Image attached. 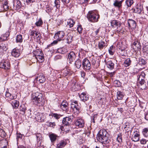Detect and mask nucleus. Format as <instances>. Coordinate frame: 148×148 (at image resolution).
<instances>
[{
    "mask_svg": "<svg viewBox=\"0 0 148 148\" xmlns=\"http://www.w3.org/2000/svg\"><path fill=\"white\" fill-rule=\"evenodd\" d=\"M20 109L21 111L23 113L22 114L23 115L25 114V111L26 110V108L24 105L20 106Z\"/></svg>",
    "mask_w": 148,
    "mask_h": 148,
    "instance_id": "nucleus-44",
    "label": "nucleus"
},
{
    "mask_svg": "<svg viewBox=\"0 0 148 148\" xmlns=\"http://www.w3.org/2000/svg\"><path fill=\"white\" fill-rule=\"evenodd\" d=\"M68 59L70 62H73L76 58V55L73 52H71L68 55Z\"/></svg>",
    "mask_w": 148,
    "mask_h": 148,
    "instance_id": "nucleus-14",
    "label": "nucleus"
},
{
    "mask_svg": "<svg viewBox=\"0 0 148 148\" xmlns=\"http://www.w3.org/2000/svg\"><path fill=\"white\" fill-rule=\"evenodd\" d=\"M7 49V45L4 43H2L0 44V50L1 51L2 53L3 51H5Z\"/></svg>",
    "mask_w": 148,
    "mask_h": 148,
    "instance_id": "nucleus-33",
    "label": "nucleus"
},
{
    "mask_svg": "<svg viewBox=\"0 0 148 148\" xmlns=\"http://www.w3.org/2000/svg\"><path fill=\"white\" fill-rule=\"evenodd\" d=\"M124 129L125 131V134L127 137H128L130 134L131 133L132 129L130 128L129 126H126V127H124Z\"/></svg>",
    "mask_w": 148,
    "mask_h": 148,
    "instance_id": "nucleus-24",
    "label": "nucleus"
},
{
    "mask_svg": "<svg viewBox=\"0 0 148 148\" xmlns=\"http://www.w3.org/2000/svg\"><path fill=\"white\" fill-rule=\"evenodd\" d=\"M16 8H19L21 6V3L20 1H16Z\"/></svg>",
    "mask_w": 148,
    "mask_h": 148,
    "instance_id": "nucleus-62",
    "label": "nucleus"
},
{
    "mask_svg": "<svg viewBox=\"0 0 148 148\" xmlns=\"http://www.w3.org/2000/svg\"><path fill=\"white\" fill-rule=\"evenodd\" d=\"M35 79L37 81H38L40 83H43L45 80V77L42 74H41L39 75H38V76L36 77Z\"/></svg>",
    "mask_w": 148,
    "mask_h": 148,
    "instance_id": "nucleus-17",
    "label": "nucleus"
},
{
    "mask_svg": "<svg viewBox=\"0 0 148 148\" xmlns=\"http://www.w3.org/2000/svg\"><path fill=\"white\" fill-rule=\"evenodd\" d=\"M97 138L100 142L104 144L108 143L110 142L108 134L105 129L101 130L99 132L97 135Z\"/></svg>",
    "mask_w": 148,
    "mask_h": 148,
    "instance_id": "nucleus-1",
    "label": "nucleus"
},
{
    "mask_svg": "<svg viewBox=\"0 0 148 148\" xmlns=\"http://www.w3.org/2000/svg\"><path fill=\"white\" fill-rule=\"evenodd\" d=\"M127 21L128 25L129 28L132 29H134L136 28V24L135 21L132 19H129Z\"/></svg>",
    "mask_w": 148,
    "mask_h": 148,
    "instance_id": "nucleus-11",
    "label": "nucleus"
},
{
    "mask_svg": "<svg viewBox=\"0 0 148 148\" xmlns=\"http://www.w3.org/2000/svg\"><path fill=\"white\" fill-rule=\"evenodd\" d=\"M82 65L83 69L86 70H89L91 68L90 62L86 58H85L83 60Z\"/></svg>",
    "mask_w": 148,
    "mask_h": 148,
    "instance_id": "nucleus-5",
    "label": "nucleus"
},
{
    "mask_svg": "<svg viewBox=\"0 0 148 148\" xmlns=\"http://www.w3.org/2000/svg\"><path fill=\"white\" fill-rule=\"evenodd\" d=\"M72 122V119L69 117H66L64 118L62 121L63 125L66 126L70 125Z\"/></svg>",
    "mask_w": 148,
    "mask_h": 148,
    "instance_id": "nucleus-9",
    "label": "nucleus"
},
{
    "mask_svg": "<svg viewBox=\"0 0 148 148\" xmlns=\"http://www.w3.org/2000/svg\"><path fill=\"white\" fill-rule=\"evenodd\" d=\"M62 58V56L60 55H58L56 56L54 58L55 60H57L58 59H61Z\"/></svg>",
    "mask_w": 148,
    "mask_h": 148,
    "instance_id": "nucleus-63",
    "label": "nucleus"
},
{
    "mask_svg": "<svg viewBox=\"0 0 148 148\" xmlns=\"http://www.w3.org/2000/svg\"><path fill=\"white\" fill-rule=\"evenodd\" d=\"M47 125V126L54 128L56 125V124L55 122H51L49 121L46 122Z\"/></svg>",
    "mask_w": 148,
    "mask_h": 148,
    "instance_id": "nucleus-49",
    "label": "nucleus"
},
{
    "mask_svg": "<svg viewBox=\"0 0 148 148\" xmlns=\"http://www.w3.org/2000/svg\"><path fill=\"white\" fill-rule=\"evenodd\" d=\"M125 3L127 7H130L133 3V0H127L125 1Z\"/></svg>",
    "mask_w": 148,
    "mask_h": 148,
    "instance_id": "nucleus-46",
    "label": "nucleus"
},
{
    "mask_svg": "<svg viewBox=\"0 0 148 148\" xmlns=\"http://www.w3.org/2000/svg\"><path fill=\"white\" fill-rule=\"evenodd\" d=\"M6 136V134L4 131L0 128V136L3 138H4Z\"/></svg>",
    "mask_w": 148,
    "mask_h": 148,
    "instance_id": "nucleus-47",
    "label": "nucleus"
},
{
    "mask_svg": "<svg viewBox=\"0 0 148 148\" xmlns=\"http://www.w3.org/2000/svg\"><path fill=\"white\" fill-rule=\"evenodd\" d=\"M143 134L146 136H148V128H145L143 131Z\"/></svg>",
    "mask_w": 148,
    "mask_h": 148,
    "instance_id": "nucleus-52",
    "label": "nucleus"
},
{
    "mask_svg": "<svg viewBox=\"0 0 148 148\" xmlns=\"http://www.w3.org/2000/svg\"><path fill=\"white\" fill-rule=\"evenodd\" d=\"M36 119L39 122L44 121V115L41 113H38L35 116Z\"/></svg>",
    "mask_w": 148,
    "mask_h": 148,
    "instance_id": "nucleus-15",
    "label": "nucleus"
},
{
    "mask_svg": "<svg viewBox=\"0 0 148 148\" xmlns=\"http://www.w3.org/2000/svg\"><path fill=\"white\" fill-rule=\"evenodd\" d=\"M16 40L17 42H22L23 41L22 36L21 35H17L16 37Z\"/></svg>",
    "mask_w": 148,
    "mask_h": 148,
    "instance_id": "nucleus-48",
    "label": "nucleus"
},
{
    "mask_svg": "<svg viewBox=\"0 0 148 148\" xmlns=\"http://www.w3.org/2000/svg\"><path fill=\"white\" fill-rule=\"evenodd\" d=\"M75 64L76 67L78 69H79L81 66V61L79 59H78L75 61Z\"/></svg>",
    "mask_w": 148,
    "mask_h": 148,
    "instance_id": "nucleus-40",
    "label": "nucleus"
},
{
    "mask_svg": "<svg viewBox=\"0 0 148 148\" xmlns=\"http://www.w3.org/2000/svg\"><path fill=\"white\" fill-rule=\"evenodd\" d=\"M51 115L53 117L55 118L56 119H59L60 117V115L56 113L52 114Z\"/></svg>",
    "mask_w": 148,
    "mask_h": 148,
    "instance_id": "nucleus-60",
    "label": "nucleus"
},
{
    "mask_svg": "<svg viewBox=\"0 0 148 148\" xmlns=\"http://www.w3.org/2000/svg\"><path fill=\"white\" fill-rule=\"evenodd\" d=\"M66 145V142L64 140H61L57 145V148H63Z\"/></svg>",
    "mask_w": 148,
    "mask_h": 148,
    "instance_id": "nucleus-27",
    "label": "nucleus"
},
{
    "mask_svg": "<svg viewBox=\"0 0 148 148\" xmlns=\"http://www.w3.org/2000/svg\"><path fill=\"white\" fill-rule=\"evenodd\" d=\"M67 25L69 26L70 28L72 27L75 24V22L71 19H69L67 21Z\"/></svg>",
    "mask_w": 148,
    "mask_h": 148,
    "instance_id": "nucleus-32",
    "label": "nucleus"
},
{
    "mask_svg": "<svg viewBox=\"0 0 148 148\" xmlns=\"http://www.w3.org/2000/svg\"><path fill=\"white\" fill-rule=\"evenodd\" d=\"M106 46V44L104 42L101 41L99 42L98 43L99 48L101 50L103 49Z\"/></svg>",
    "mask_w": 148,
    "mask_h": 148,
    "instance_id": "nucleus-35",
    "label": "nucleus"
},
{
    "mask_svg": "<svg viewBox=\"0 0 148 148\" xmlns=\"http://www.w3.org/2000/svg\"><path fill=\"white\" fill-rule=\"evenodd\" d=\"M36 32L35 31H31L30 32V36L32 37L34 36Z\"/></svg>",
    "mask_w": 148,
    "mask_h": 148,
    "instance_id": "nucleus-64",
    "label": "nucleus"
},
{
    "mask_svg": "<svg viewBox=\"0 0 148 148\" xmlns=\"http://www.w3.org/2000/svg\"><path fill=\"white\" fill-rule=\"evenodd\" d=\"M138 80L139 83L141 84V86H142L141 87V88L142 90L145 89L146 88V86L145 85H144L145 83V81L144 79H142V78L138 79Z\"/></svg>",
    "mask_w": 148,
    "mask_h": 148,
    "instance_id": "nucleus-26",
    "label": "nucleus"
},
{
    "mask_svg": "<svg viewBox=\"0 0 148 148\" xmlns=\"http://www.w3.org/2000/svg\"><path fill=\"white\" fill-rule=\"evenodd\" d=\"M72 72V71L68 68L67 69L66 68V69L64 71V73L65 76H66L68 75H71Z\"/></svg>",
    "mask_w": 148,
    "mask_h": 148,
    "instance_id": "nucleus-38",
    "label": "nucleus"
},
{
    "mask_svg": "<svg viewBox=\"0 0 148 148\" xmlns=\"http://www.w3.org/2000/svg\"><path fill=\"white\" fill-rule=\"evenodd\" d=\"M71 108L74 111H79V106L78 105V102L77 101H73L71 104Z\"/></svg>",
    "mask_w": 148,
    "mask_h": 148,
    "instance_id": "nucleus-10",
    "label": "nucleus"
},
{
    "mask_svg": "<svg viewBox=\"0 0 148 148\" xmlns=\"http://www.w3.org/2000/svg\"><path fill=\"white\" fill-rule=\"evenodd\" d=\"M116 140L119 143H120L122 142V136L121 134H120L118 135Z\"/></svg>",
    "mask_w": 148,
    "mask_h": 148,
    "instance_id": "nucleus-54",
    "label": "nucleus"
},
{
    "mask_svg": "<svg viewBox=\"0 0 148 148\" xmlns=\"http://www.w3.org/2000/svg\"><path fill=\"white\" fill-rule=\"evenodd\" d=\"M73 37L70 34H68L66 36V40L67 43H69L72 42Z\"/></svg>",
    "mask_w": 148,
    "mask_h": 148,
    "instance_id": "nucleus-31",
    "label": "nucleus"
},
{
    "mask_svg": "<svg viewBox=\"0 0 148 148\" xmlns=\"http://www.w3.org/2000/svg\"><path fill=\"white\" fill-rule=\"evenodd\" d=\"M43 55H41L39 56L38 57L36 58L37 60L40 62H42L44 60V57L43 56Z\"/></svg>",
    "mask_w": 148,
    "mask_h": 148,
    "instance_id": "nucleus-43",
    "label": "nucleus"
},
{
    "mask_svg": "<svg viewBox=\"0 0 148 148\" xmlns=\"http://www.w3.org/2000/svg\"><path fill=\"white\" fill-rule=\"evenodd\" d=\"M133 47L135 51H140L141 50V45L140 42L135 40L133 44Z\"/></svg>",
    "mask_w": 148,
    "mask_h": 148,
    "instance_id": "nucleus-8",
    "label": "nucleus"
},
{
    "mask_svg": "<svg viewBox=\"0 0 148 148\" xmlns=\"http://www.w3.org/2000/svg\"><path fill=\"white\" fill-rule=\"evenodd\" d=\"M51 142L53 143L56 140L58 136L54 133H51L49 135Z\"/></svg>",
    "mask_w": 148,
    "mask_h": 148,
    "instance_id": "nucleus-22",
    "label": "nucleus"
},
{
    "mask_svg": "<svg viewBox=\"0 0 148 148\" xmlns=\"http://www.w3.org/2000/svg\"><path fill=\"white\" fill-rule=\"evenodd\" d=\"M33 53L35 58L36 57L39 56H40L41 55H43L42 51L39 49H37L34 51Z\"/></svg>",
    "mask_w": 148,
    "mask_h": 148,
    "instance_id": "nucleus-29",
    "label": "nucleus"
},
{
    "mask_svg": "<svg viewBox=\"0 0 148 148\" xmlns=\"http://www.w3.org/2000/svg\"><path fill=\"white\" fill-rule=\"evenodd\" d=\"M11 104L13 108L16 109L18 108L19 105V103L18 101L14 100L12 101Z\"/></svg>",
    "mask_w": 148,
    "mask_h": 148,
    "instance_id": "nucleus-25",
    "label": "nucleus"
},
{
    "mask_svg": "<svg viewBox=\"0 0 148 148\" xmlns=\"http://www.w3.org/2000/svg\"><path fill=\"white\" fill-rule=\"evenodd\" d=\"M145 76V74L144 72H142L138 76V79L142 78V79H144Z\"/></svg>",
    "mask_w": 148,
    "mask_h": 148,
    "instance_id": "nucleus-53",
    "label": "nucleus"
},
{
    "mask_svg": "<svg viewBox=\"0 0 148 148\" xmlns=\"http://www.w3.org/2000/svg\"><path fill=\"white\" fill-rule=\"evenodd\" d=\"M144 51L148 54V44H147L144 45L143 47Z\"/></svg>",
    "mask_w": 148,
    "mask_h": 148,
    "instance_id": "nucleus-56",
    "label": "nucleus"
},
{
    "mask_svg": "<svg viewBox=\"0 0 148 148\" xmlns=\"http://www.w3.org/2000/svg\"><path fill=\"white\" fill-rule=\"evenodd\" d=\"M5 96L7 99L8 101H11L15 99V96H14L9 92H7L5 93Z\"/></svg>",
    "mask_w": 148,
    "mask_h": 148,
    "instance_id": "nucleus-19",
    "label": "nucleus"
},
{
    "mask_svg": "<svg viewBox=\"0 0 148 148\" xmlns=\"http://www.w3.org/2000/svg\"><path fill=\"white\" fill-rule=\"evenodd\" d=\"M140 138V134L139 132L137 131H135L132 135V140L134 142H137L139 140Z\"/></svg>",
    "mask_w": 148,
    "mask_h": 148,
    "instance_id": "nucleus-7",
    "label": "nucleus"
},
{
    "mask_svg": "<svg viewBox=\"0 0 148 148\" xmlns=\"http://www.w3.org/2000/svg\"><path fill=\"white\" fill-rule=\"evenodd\" d=\"M11 54L12 56L15 57H18L20 54V51L19 49L15 48L12 50Z\"/></svg>",
    "mask_w": 148,
    "mask_h": 148,
    "instance_id": "nucleus-16",
    "label": "nucleus"
},
{
    "mask_svg": "<svg viewBox=\"0 0 148 148\" xmlns=\"http://www.w3.org/2000/svg\"><path fill=\"white\" fill-rule=\"evenodd\" d=\"M123 1V0H121L120 1L116 0L114 3L113 5L116 7L120 8L122 6V3Z\"/></svg>",
    "mask_w": 148,
    "mask_h": 148,
    "instance_id": "nucleus-30",
    "label": "nucleus"
},
{
    "mask_svg": "<svg viewBox=\"0 0 148 148\" xmlns=\"http://www.w3.org/2000/svg\"><path fill=\"white\" fill-rule=\"evenodd\" d=\"M31 99L32 101L38 106H42L44 104L45 99L40 93L36 92L32 93Z\"/></svg>",
    "mask_w": 148,
    "mask_h": 148,
    "instance_id": "nucleus-2",
    "label": "nucleus"
},
{
    "mask_svg": "<svg viewBox=\"0 0 148 148\" xmlns=\"http://www.w3.org/2000/svg\"><path fill=\"white\" fill-rule=\"evenodd\" d=\"M139 64L142 66L145 65L146 63V61L142 58H140L138 60Z\"/></svg>",
    "mask_w": 148,
    "mask_h": 148,
    "instance_id": "nucleus-42",
    "label": "nucleus"
},
{
    "mask_svg": "<svg viewBox=\"0 0 148 148\" xmlns=\"http://www.w3.org/2000/svg\"><path fill=\"white\" fill-rule=\"evenodd\" d=\"M36 136L37 141L38 142L40 143L42 140V137L41 134L40 133H36L35 134Z\"/></svg>",
    "mask_w": 148,
    "mask_h": 148,
    "instance_id": "nucleus-28",
    "label": "nucleus"
},
{
    "mask_svg": "<svg viewBox=\"0 0 148 148\" xmlns=\"http://www.w3.org/2000/svg\"><path fill=\"white\" fill-rule=\"evenodd\" d=\"M10 64L8 60H3L0 63V68L7 70L10 69Z\"/></svg>",
    "mask_w": 148,
    "mask_h": 148,
    "instance_id": "nucleus-4",
    "label": "nucleus"
},
{
    "mask_svg": "<svg viewBox=\"0 0 148 148\" xmlns=\"http://www.w3.org/2000/svg\"><path fill=\"white\" fill-rule=\"evenodd\" d=\"M16 139L18 140L19 139H21L23 137V135L20 133H17L16 134Z\"/></svg>",
    "mask_w": 148,
    "mask_h": 148,
    "instance_id": "nucleus-57",
    "label": "nucleus"
},
{
    "mask_svg": "<svg viewBox=\"0 0 148 148\" xmlns=\"http://www.w3.org/2000/svg\"><path fill=\"white\" fill-rule=\"evenodd\" d=\"M106 65L108 68L110 70H112L114 69V64L112 61L109 60L108 61L106 62Z\"/></svg>",
    "mask_w": 148,
    "mask_h": 148,
    "instance_id": "nucleus-21",
    "label": "nucleus"
},
{
    "mask_svg": "<svg viewBox=\"0 0 148 148\" xmlns=\"http://www.w3.org/2000/svg\"><path fill=\"white\" fill-rule=\"evenodd\" d=\"M111 25L112 26L115 27L116 26H118L120 27L121 25L120 22L116 20H113L111 22Z\"/></svg>",
    "mask_w": 148,
    "mask_h": 148,
    "instance_id": "nucleus-20",
    "label": "nucleus"
},
{
    "mask_svg": "<svg viewBox=\"0 0 148 148\" xmlns=\"http://www.w3.org/2000/svg\"><path fill=\"white\" fill-rule=\"evenodd\" d=\"M124 96V94L122 92L119 91L117 92V97L118 99H121Z\"/></svg>",
    "mask_w": 148,
    "mask_h": 148,
    "instance_id": "nucleus-34",
    "label": "nucleus"
},
{
    "mask_svg": "<svg viewBox=\"0 0 148 148\" xmlns=\"http://www.w3.org/2000/svg\"><path fill=\"white\" fill-rule=\"evenodd\" d=\"M117 49L123 48H126V46L124 45L122 42H118L116 45Z\"/></svg>",
    "mask_w": 148,
    "mask_h": 148,
    "instance_id": "nucleus-36",
    "label": "nucleus"
},
{
    "mask_svg": "<svg viewBox=\"0 0 148 148\" xmlns=\"http://www.w3.org/2000/svg\"><path fill=\"white\" fill-rule=\"evenodd\" d=\"M65 35L62 31H59L56 33L54 36V38L57 40L60 41L62 40Z\"/></svg>",
    "mask_w": 148,
    "mask_h": 148,
    "instance_id": "nucleus-6",
    "label": "nucleus"
},
{
    "mask_svg": "<svg viewBox=\"0 0 148 148\" xmlns=\"http://www.w3.org/2000/svg\"><path fill=\"white\" fill-rule=\"evenodd\" d=\"M81 99L83 101L85 102L88 99V96L85 92L82 93L80 95Z\"/></svg>",
    "mask_w": 148,
    "mask_h": 148,
    "instance_id": "nucleus-23",
    "label": "nucleus"
},
{
    "mask_svg": "<svg viewBox=\"0 0 148 148\" xmlns=\"http://www.w3.org/2000/svg\"><path fill=\"white\" fill-rule=\"evenodd\" d=\"M7 35L5 34L3 36H2L0 38V39L1 41L2 40H7V38H8V36H7Z\"/></svg>",
    "mask_w": 148,
    "mask_h": 148,
    "instance_id": "nucleus-61",
    "label": "nucleus"
},
{
    "mask_svg": "<svg viewBox=\"0 0 148 148\" xmlns=\"http://www.w3.org/2000/svg\"><path fill=\"white\" fill-rule=\"evenodd\" d=\"M43 23V22L42 19L40 18L37 20L36 22L35 23V25L37 27L41 26Z\"/></svg>",
    "mask_w": 148,
    "mask_h": 148,
    "instance_id": "nucleus-41",
    "label": "nucleus"
},
{
    "mask_svg": "<svg viewBox=\"0 0 148 148\" xmlns=\"http://www.w3.org/2000/svg\"><path fill=\"white\" fill-rule=\"evenodd\" d=\"M126 48H123L121 49H117L118 51H119L120 55L122 56H125V50Z\"/></svg>",
    "mask_w": 148,
    "mask_h": 148,
    "instance_id": "nucleus-39",
    "label": "nucleus"
},
{
    "mask_svg": "<svg viewBox=\"0 0 148 148\" xmlns=\"http://www.w3.org/2000/svg\"><path fill=\"white\" fill-rule=\"evenodd\" d=\"M68 104L66 100H64L60 105V107L63 110L65 111L66 112H67L68 108Z\"/></svg>",
    "mask_w": 148,
    "mask_h": 148,
    "instance_id": "nucleus-13",
    "label": "nucleus"
},
{
    "mask_svg": "<svg viewBox=\"0 0 148 148\" xmlns=\"http://www.w3.org/2000/svg\"><path fill=\"white\" fill-rule=\"evenodd\" d=\"M76 125L80 128L83 127L84 125V120L82 119H79L77 120L75 122Z\"/></svg>",
    "mask_w": 148,
    "mask_h": 148,
    "instance_id": "nucleus-12",
    "label": "nucleus"
},
{
    "mask_svg": "<svg viewBox=\"0 0 148 148\" xmlns=\"http://www.w3.org/2000/svg\"><path fill=\"white\" fill-rule=\"evenodd\" d=\"M77 30L79 34H81L82 32L83 29L81 25H79L77 28Z\"/></svg>",
    "mask_w": 148,
    "mask_h": 148,
    "instance_id": "nucleus-58",
    "label": "nucleus"
},
{
    "mask_svg": "<svg viewBox=\"0 0 148 148\" xmlns=\"http://www.w3.org/2000/svg\"><path fill=\"white\" fill-rule=\"evenodd\" d=\"M143 10V7L142 5H137L134 9V12L135 13L140 14Z\"/></svg>",
    "mask_w": 148,
    "mask_h": 148,
    "instance_id": "nucleus-18",
    "label": "nucleus"
},
{
    "mask_svg": "<svg viewBox=\"0 0 148 148\" xmlns=\"http://www.w3.org/2000/svg\"><path fill=\"white\" fill-rule=\"evenodd\" d=\"M34 38H36L38 40H40V34L38 32L36 31L34 36Z\"/></svg>",
    "mask_w": 148,
    "mask_h": 148,
    "instance_id": "nucleus-51",
    "label": "nucleus"
},
{
    "mask_svg": "<svg viewBox=\"0 0 148 148\" xmlns=\"http://www.w3.org/2000/svg\"><path fill=\"white\" fill-rule=\"evenodd\" d=\"M140 141L141 144L145 145L148 142V140L144 138H142L140 140Z\"/></svg>",
    "mask_w": 148,
    "mask_h": 148,
    "instance_id": "nucleus-59",
    "label": "nucleus"
},
{
    "mask_svg": "<svg viewBox=\"0 0 148 148\" xmlns=\"http://www.w3.org/2000/svg\"><path fill=\"white\" fill-rule=\"evenodd\" d=\"M99 17V15L96 10L89 11L87 14V17L88 20L92 22H97Z\"/></svg>",
    "mask_w": 148,
    "mask_h": 148,
    "instance_id": "nucleus-3",
    "label": "nucleus"
},
{
    "mask_svg": "<svg viewBox=\"0 0 148 148\" xmlns=\"http://www.w3.org/2000/svg\"><path fill=\"white\" fill-rule=\"evenodd\" d=\"M113 46H112L108 49V51L110 55H112L114 53V50L113 49Z\"/></svg>",
    "mask_w": 148,
    "mask_h": 148,
    "instance_id": "nucleus-55",
    "label": "nucleus"
},
{
    "mask_svg": "<svg viewBox=\"0 0 148 148\" xmlns=\"http://www.w3.org/2000/svg\"><path fill=\"white\" fill-rule=\"evenodd\" d=\"M54 3L55 4L54 6H55L56 8H58L60 7V2L59 0H55Z\"/></svg>",
    "mask_w": 148,
    "mask_h": 148,
    "instance_id": "nucleus-50",
    "label": "nucleus"
},
{
    "mask_svg": "<svg viewBox=\"0 0 148 148\" xmlns=\"http://www.w3.org/2000/svg\"><path fill=\"white\" fill-rule=\"evenodd\" d=\"M58 52L61 54H64L67 52L66 49L64 48H60L58 49Z\"/></svg>",
    "mask_w": 148,
    "mask_h": 148,
    "instance_id": "nucleus-45",
    "label": "nucleus"
},
{
    "mask_svg": "<svg viewBox=\"0 0 148 148\" xmlns=\"http://www.w3.org/2000/svg\"><path fill=\"white\" fill-rule=\"evenodd\" d=\"M131 63V61L129 58H127L124 61V64L125 67L129 66Z\"/></svg>",
    "mask_w": 148,
    "mask_h": 148,
    "instance_id": "nucleus-37",
    "label": "nucleus"
}]
</instances>
